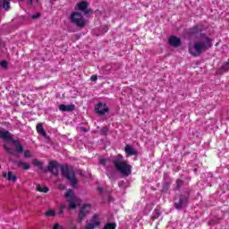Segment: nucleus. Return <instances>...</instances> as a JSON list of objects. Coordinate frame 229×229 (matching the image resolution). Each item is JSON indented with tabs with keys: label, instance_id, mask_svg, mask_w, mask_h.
Wrapping results in <instances>:
<instances>
[{
	"label": "nucleus",
	"instance_id": "1",
	"mask_svg": "<svg viewBox=\"0 0 229 229\" xmlns=\"http://www.w3.org/2000/svg\"><path fill=\"white\" fill-rule=\"evenodd\" d=\"M0 139L4 140V148L8 155L17 157L21 153H24V147L19 140H15L8 131H0Z\"/></svg>",
	"mask_w": 229,
	"mask_h": 229
},
{
	"label": "nucleus",
	"instance_id": "2",
	"mask_svg": "<svg viewBox=\"0 0 229 229\" xmlns=\"http://www.w3.org/2000/svg\"><path fill=\"white\" fill-rule=\"evenodd\" d=\"M60 169L63 176H64V178H66L67 181L71 182L72 187H76L78 185V179H76V175L74 174V170L72 167L68 166L67 165L60 166L56 161H51L48 165V171L52 173V174L58 175Z\"/></svg>",
	"mask_w": 229,
	"mask_h": 229
},
{
	"label": "nucleus",
	"instance_id": "3",
	"mask_svg": "<svg viewBox=\"0 0 229 229\" xmlns=\"http://www.w3.org/2000/svg\"><path fill=\"white\" fill-rule=\"evenodd\" d=\"M110 161L113 162L115 169L119 171V173H121L123 176H130V174H131V165H128L126 161H124L123 155L118 154L110 159L101 158L99 162L101 165L106 167V165Z\"/></svg>",
	"mask_w": 229,
	"mask_h": 229
},
{
	"label": "nucleus",
	"instance_id": "4",
	"mask_svg": "<svg viewBox=\"0 0 229 229\" xmlns=\"http://www.w3.org/2000/svg\"><path fill=\"white\" fill-rule=\"evenodd\" d=\"M212 47V38L207 37L205 34H200V39L195 41L194 45L190 44L188 47L189 53L192 56H199L201 53L208 51Z\"/></svg>",
	"mask_w": 229,
	"mask_h": 229
},
{
	"label": "nucleus",
	"instance_id": "5",
	"mask_svg": "<svg viewBox=\"0 0 229 229\" xmlns=\"http://www.w3.org/2000/svg\"><path fill=\"white\" fill-rule=\"evenodd\" d=\"M65 198L68 201L69 205V209H74L80 205V199L78 197L74 196V191L69 190L65 193Z\"/></svg>",
	"mask_w": 229,
	"mask_h": 229
},
{
	"label": "nucleus",
	"instance_id": "6",
	"mask_svg": "<svg viewBox=\"0 0 229 229\" xmlns=\"http://www.w3.org/2000/svg\"><path fill=\"white\" fill-rule=\"evenodd\" d=\"M71 21L72 24H76L78 28H85V24L87 23L83 15L80 13H72L71 14Z\"/></svg>",
	"mask_w": 229,
	"mask_h": 229
},
{
	"label": "nucleus",
	"instance_id": "7",
	"mask_svg": "<svg viewBox=\"0 0 229 229\" xmlns=\"http://www.w3.org/2000/svg\"><path fill=\"white\" fill-rule=\"evenodd\" d=\"M101 225V216L99 215H94L90 219L89 223L86 224L84 229H94L98 228Z\"/></svg>",
	"mask_w": 229,
	"mask_h": 229
},
{
	"label": "nucleus",
	"instance_id": "8",
	"mask_svg": "<svg viewBox=\"0 0 229 229\" xmlns=\"http://www.w3.org/2000/svg\"><path fill=\"white\" fill-rule=\"evenodd\" d=\"M110 108H108V106L105 103L99 102L96 106H95V111L98 115H105V114H108V111Z\"/></svg>",
	"mask_w": 229,
	"mask_h": 229
},
{
	"label": "nucleus",
	"instance_id": "9",
	"mask_svg": "<svg viewBox=\"0 0 229 229\" xmlns=\"http://www.w3.org/2000/svg\"><path fill=\"white\" fill-rule=\"evenodd\" d=\"M89 212H90V204L83 205L79 213L78 223H81V221L85 219V216H87V214H89Z\"/></svg>",
	"mask_w": 229,
	"mask_h": 229
},
{
	"label": "nucleus",
	"instance_id": "10",
	"mask_svg": "<svg viewBox=\"0 0 229 229\" xmlns=\"http://www.w3.org/2000/svg\"><path fill=\"white\" fill-rule=\"evenodd\" d=\"M168 44H170L173 47H178L182 46V39H180L176 36H171L168 38Z\"/></svg>",
	"mask_w": 229,
	"mask_h": 229
},
{
	"label": "nucleus",
	"instance_id": "11",
	"mask_svg": "<svg viewBox=\"0 0 229 229\" xmlns=\"http://www.w3.org/2000/svg\"><path fill=\"white\" fill-rule=\"evenodd\" d=\"M74 108H76L74 104H70V105L62 104L59 106V110L61 112H72V111H74Z\"/></svg>",
	"mask_w": 229,
	"mask_h": 229
},
{
	"label": "nucleus",
	"instance_id": "12",
	"mask_svg": "<svg viewBox=\"0 0 229 229\" xmlns=\"http://www.w3.org/2000/svg\"><path fill=\"white\" fill-rule=\"evenodd\" d=\"M78 8L81 12H84V13H90V10H89V3L82 1L78 4Z\"/></svg>",
	"mask_w": 229,
	"mask_h": 229
},
{
	"label": "nucleus",
	"instance_id": "13",
	"mask_svg": "<svg viewBox=\"0 0 229 229\" xmlns=\"http://www.w3.org/2000/svg\"><path fill=\"white\" fill-rule=\"evenodd\" d=\"M4 178H6L9 182H17V175L13 174V172L9 171L8 173L4 172L3 173Z\"/></svg>",
	"mask_w": 229,
	"mask_h": 229
},
{
	"label": "nucleus",
	"instance_id": "14",
	"mask_svg": "<svg viewBox=\"0 0 229 229\" xmlns=\"http://www.w3.org/2000/svg\"><path fill=\"white\" fill-rule=\"evenodd\" d=\"M124 151L128 157H133V155H137V150L131 148L130 145L125 146Z\"/></svg>",
	"mask_w": 229,
	"mask_h": 229
},
{
	"label": "nucleus",
	"instance_id": "15",
	"mask_svg": "<svg viewBox=\"0 0 229 229\" xmlns=\"http://www.w3.org/2000/svg\"><path fill=\"white\" fill-rule=\"evenodd\" d=\"M36 130L39 135H42V137H46L47 133L46 132V130H44V125L42 123H38L36 126Z\"/></svg>",
	"mask_w": 229,
	"mask_h": 229
},
{
	"label": "nucleus",
	"instance_id": "16",
	"mask_svg": "<svg viewBox=\"0 0 229 229\" xmlns=\"http://www.w3.org/2000/svg\"><path fill=\"white\" fill-rule=\"evenodd\" d=\"M17 165L18 167H20V169H23V171H28V169H30L31 167L30 164L22 161L18 162Z\"/></svg>",
	"mask_w": 229,
	"mask_h": 229
},
{
	"label": "nucleus",
	"instance_id": "17",
	"mask_svg": "<svg viewBox=\"0 0 229 229\" xmlns=\"http://www.w3.org/2000/svg\"><path fill=\"white\" fill-rule=\"evenodd\" d=\"M36 191H38V192H49V188H47V186H42L40 184H38L36 187Z\"/></svg>",
	"mask_w": 229,
	"mask_h": 229
},
{
	"label": "nucleus",
	"instance_id": "18",
	"mask_svg": "<svg viewBox=\"0 0 229 229\" xmlns=\"http://www.w3.org/2000/svg\"><path fill=\"white\" fill-rule=\"evenodd\" d=\"M187 203V199H180L179 203H175V208H177V210H180V208H182V207L184 206V204Z\"/></svg>",
	"mask_w": 229,
	"mask_h": 229
},
{
	"label": "nucleus",
	"instance_id": "19",
	"mask_svg": "<svg viewBox=\"0 0 229 229\" xmlns=\"http://www.w3.org/2000/svg\"><path fill=\"white\" fill-rule=\"evenodd\" d=\"M191 33L192 35H197V33H201V29L199 28V26H194L191 30Z\"/></svg>",
	"mask_w": 229,
	"mask_h": 229
},
{
	"label": "nucleus",
	"instance_id": "20",
	"mask_svg": "<svg viewBox=\"0 0 229 229\" xmlns=\"http://www.w3.org/2000/svg\"><path fill=\"white\" fill-rule=\"evenodd\" d=\"M46 217H55L56 216V212L55 210L49 209L45 213Z\"/></svg>",
	"mask_w": 229,
	"mask_h": 229
},
{
	"label": "nucleus",
	"instance_id": "21",
	"mask_svg": "<svg viewBox=\"0 0 229 229\" xmlns=\"http://www.w3.org/2000/svg\"><path fill=\"white\" fill-rule=\"evenodd\" d=\"M115 228H117V225H115L114 223H108L105 225L103 227V229H115Z\"/></svg>",
	"mask_w": 229,
	"mask_h": 229
},
{
	"label": "nucleus",
	"instance_id": "22",
	"mask_svg": "<svg viewBox=\"0 0 229 229\" xmlns=\"http://www.w3.org/2000/svg\"><path fill=\"white\" fill-rule=\"evenodd\" d=\"M3 8L8 12L10 10V0H4L3 2Z\"/></svg>",
	"mask_w": 229,
	"mask_h": 229
},
{
	"label": "nucleus",
	"instance_id": "23",
	"mask_svg": "<svg viewBox=\"0 0 229 229\" xmlns=\"http://www.w3.org/2000/svg\"><path fill=\"white\" fill-rule=\"evenodd\" d=\"M222 71H224L225 72H227V71H229V59L222 65Z\"/></svg>",
	"mask_w": 229,
	"mask_h": 229
},
{
	"label": "nucleus",
	"instance_id": "24",
	"mask_svg": "<svg viewBox=\"0 0 229 229\" xmlns=\"http://www.w3.org/2000/svg\"><path fill=\"white\" fill-rule=\"evenodd\" d=\"M160 214H162L160 209H155L154 215H153V219H158V217H160Z\"/></svg>",
	"mask_w": 229,
	"mask_h": 229
},
{
	"label": "nucleus",
	"instance_id": "25",
	"mask_svg": "<svg viewBox=\"0 0 229 229\" xmlns=\"http://www.w3.org/2000/svg\"><path fill=\"white\" fill-rule=\"evenodd\" d=\"M25 158H31V152L30 150L23 151Z\"/></svg>",
	"mask_w": 229,
	"mask_h": 229
},
{
	"label": "nucleus",
	"instance_id": "26",
	"mask_svg": "<svg viewBox=\"0 0 229 229\" xmlns=\"http://www.w3.org/2000/svg\"><path fill=\"white\" fill-rule=\"evenodd\" d=\"M0 65L3 67V69H6L8 67V63L6 61H2Z\"/></svg>",
	"mask_w": 229,
	"mask_h": 229
},
{
	"label": "nucleus",
	"instance_id": "27",
	"mask_svg": "<svg viewBox=\"0 0 229 229\" xmlns=\"http://www.w3.org/2000/svg\"><path fill=\"white\" fill-rule=\"evenodd\" d=\"M176 185H177V189H180V187H182V185H183V181H182L181 179H178L176 181Z\"/></svg>",
	"mask_w": 229,
	"mask_h": 229
},
{
	"label": "nucleus",
	"instance_id": "28",
	"mask_svg": "<svg viewBox=\"0 0 229 229\" xmlns=\"http://www.w3.org/2000/svg\"><path fill=\"white\" fill-rule=\"evenodd\" d=\"M33 164H34V165H38V167H42V162H40V161H38L37 159H35L33 161Z\"/></svg>",
	"mask_w": 229,
	"mask_h": 229
},
{
	"label": "nucleus",
	"instance_id": "29",
	"mask_svg": "<svg viewBox=\"0 0 229 229\" xmlns=\"http://www.w3.org/2000/svg\"><path fill=\"white\" fill-rule=\"evenodd\" d=\"M52 229H62V226L60 224H55Z\"/></svg>",
	"mask_w": 229,
	"mask_h": 229
},
{
	"label": "nucleus",
	"instance_id": "30",
	"mask_svg": "<svg viewBox=\"0 0 229 229\" xmlns=\"http://www.w3.org/2000/svg\"><path fill=\"white\" fill-rule=\"evenodd\" d=\"M90 81H98V75H92V76L90 77Z\"/></svg>",
	"mask_w": 229,
	"mask_h": 229
},
{
	"label": "nucleus",
	"instance_id": "31",
	"mask_svg": "<svg viewBox=\"0 0 229 229\" xmlns=\"http://www.w3.org/2000/svg\"><path fill=\"white\" fill-rule=\"evenodd\" d=\"M101 131H102V134H103V135H106V133H108V129L103 128V129L101 130Z\"/></svg>",
	"mask_w": 229,
	"mask_h": 229
},
{
	"label": "nucleus",
	"instance_id": "32",
	"mask_svg": "<svg viewBox=\"0 0 229 229\" xmlns=\"http://www.w3.org/2000/svg\"><path fill=\"white\" fill-rule=\"evenodd\" d=\"M40 17V13H38L37 14L32 15V19H38Z\"/></svg>",
	"mask_w": 229,
	"mask_h": 229
},
{
	"label": "nucleus",
	"instance_id": "33",
	"mask_svg": "<svg viewBox=\"0 0 229 229\" xmlns=\"http://www.w3.org/2000/svg\"><path fill=\"white\" fill-rule=\"evenodd\" d=\"M59 214L64 215V206H61L59 208Z\"/></svg>",
	"mask_w": 229,
	"mask_h": 229
},
{
	"label": "nucleus",
	"instance_id": "34",
	"mask_svg": "<svg viewBox=\"0 0 229 229\" xmlns=\"http://www.w3.org/2000/svg\"><path fill=\"white\" fill-rule=\"evenodd\" d=\"M28 3H29L30 4H33V0H28Z\"/></svg>",
	"mask_w": 229,
	"mask_h": 229
},
{
	"label": "nucleus",
	"instance_id": "35",
	"mask_svg": "<svg viewBox=\"0 0 229 229\" xmlns=\"http://www.w3.org/2000/svg\"><path fill=\"white\" fill-rule=\"evenodd\" d=\"M99 192H103V188H98Z\"/></svg>",
	"mask_w": 229,
	"mask_h": 229
},
{
	"label": "nucleus",
	"instance_id": "36",
	"mask_svg": "<svg viewBox=\"0 0 229 229\" xmlns=\"http://www.w3.org/2000/svg\"><path fill=\"white\" fill-rule=\"evenodd\" d=\"M121 185H123V182H119V186L121 187Z\"/></svg>",
	"mask_w": 229,
	"mask_h": 229
},
{
	"label": "nucleus",
	"instance_id": "37",
	"mask_svg": "<svg viewBox=\"0 0 229 229\" xmlns=\"http://www.w3.org/2000/svg\"><path fill=\"white\" fill-rule=\"evenodd\" d=\"M83 131H87V130H86V129H83Z\"/></svg>",
	"mask_w": 229,
	"mask_h": 229
},
{
	"label": "nucleus",
	"instance_id": "38",
	"mask_svg": "<svg viewBox=\"0 0 229 229\" xmlns=\"http://www.w3.org/2000/svg\"><path fill=\"white\" fill-rule=\"evenodd\" d=\"M73 229H76V226H73Z\"/></svg>",
	"mask_w": 229,
	"mask_h": 229
},
{
	"label": "nucleus",
	"instance_id": "39",
	"mask_svg": "<svg viewBox=\"0 0 229 229\" xmlns=\"http://www.w3.org/2000/svg\"><path fill=\"white\" fill-rule=\"evenodd\" d=\"M0 169H1V165H0Z\"/></svg>",
	"mask_w": 229,
	"mask_h": 229
}]
</instances>
